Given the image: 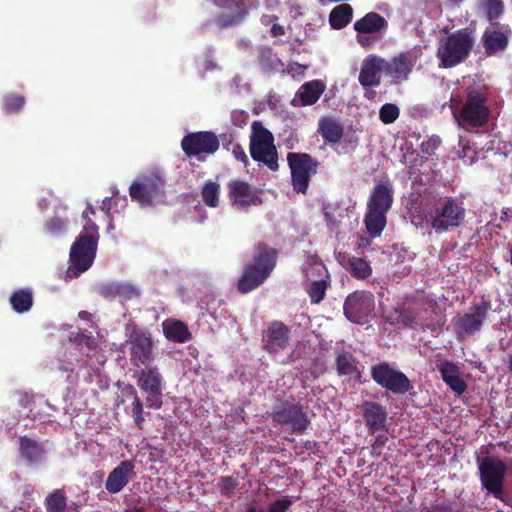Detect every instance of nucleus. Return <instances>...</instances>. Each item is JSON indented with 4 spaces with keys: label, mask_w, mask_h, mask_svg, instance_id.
Wrapping results in <instances>:
<instances>
[{
    "label": "nucleus",
    "mask_w": 512,
    "mask_h": 512,
    "mask_svg": "<svg viewBox=\"0 0 512 512\" xmlns=\"http://www.w3.org/2000/svg\"><path fill=\"white\" fill-rule=\"evenodd\" d=\"M422 310H424L422 301H412L395 307L387 314L386 319L390 324L413 328L420 325Z\"/></svg>",
    "instance_id": "a211bd4d"
},
{
    "label": "nucleus",
    "mask_w": 512,
    "mask_h": 512,
    "mask_svg": "<svg viewBox=\"0 0 512 512\" xmlns=\"http://www.w3.org/2000/svg\"><path fill=\"white\" fill-rule=\"evenodd\" d=\"M245 512H268V510H265L263 508L258 510L254 506H249Z\"/></svg>",
    "instance_id": "774afa93"
},
{
    "label": "nucleus",
    "mask_w": 512,
    "mask_h": 512,
    "mask_svg": "<svg viewBox=\"0 0 512 512\" xmlns=\"http://www.w3.org/2000/svg\"><path fill=\"white\" fill-rule=\"evenodd\" d=\"M344 315L352 323H368L375 309L374 295L369 291H355L344 302Z\"/></svg>",
    "instance_id": "ddd939ff"
},
{
    "label": "nucleus",
    "mask_w": 512,
    "mask_h": 512,
    "mask_svg": "<svg viewBox=\"0 0 512 512\" xmlns=\"http://www.w3.org/2000/svg\"><path fill=\"white\" fill-rule=\"evenodd\" d=\"M78 317L81 320L88 321V322H92V320H93V315L90 312L85 311V310L80 311L78 313Z\"/></svg>",
    "instance_id": "69168bd1"
},
{
    "label": "nucleus",
    "mask_w": 512,
    "mask_h": 512,
    "mask_svg": "<svg viewBox=\"0 0 512 512\" xmlns=\"http://www.w3.org/2000/svg\"><path fill=\"white\" fill-rule=\"evenodd\" d=\"M250 142H274V136L261 121L255 120L251 125Z\"/></svg>",
    "instance_id": "37998d69"
},
{
    "label": "nucleus",
    "mask_w": 512,
    "mask_h": 512,
    "mask_svg": "<svg viewBox=\"0 0 512 512\" xmlns=\"http://www.w3.org/2000/svg\"><path fill=\"white\" fill-rule=\"evenodd\" d=\"M125 394L132 397V405H131V413L134 419V423L136 427L140 430L143 429V424L145 421L144 418V409L143 404L138 396V393L135 387L131 384L127 385L125 388Z\"/></svg>",
    "instance_id": "4c0bfd02"
},
{
    "label": "nucleus",
    "mask_w": 512,
    "mask_h": 512,
    "mask_svg": "<svg viewBox=\"0 0 512 512\" xmlns=\"http://www.w3.org/2000/svg\"><path fill=\"white\" fill-rule=\"evenodd\" d=\"M163 332L167 339L177 343H185L192 337L188 326L180 320L164 322Z\"/></svg>",
    "instance_id": "473e14b6"
},
{
    "label": "nucleus",
    "mask_w": 512,
    "mask_h": 512,
    "mask_svg": "<svg viewBox=\"0 0 512 512\" xmlns=\"http://www.w3.org/2000/svg\"><path fill=\"white\" fill-rule=\"evenodd\" d=\"M272 420L283 427H288L296 434H303L311 421L300 403L285 400L276 405L271 413Z\"/></svg>",
    "instance_id": "9b49d317"
},
{
    "label": "nucleus",
    "mask_w": 512,
    "mask_h": 512,
    "mask_svg": "<svg viewBox=\"0 0 512 512\" xmlns=\"http://www.w3.org/2000/svg\"><path fill=\"white\" fill-rule=\"evenodd\" d=\"M287 161L291 171V184L297 193L306 194L312 175L320 163L308 153L289 152Z\"/></svg>",
    "instance_id": "1a4fd4ad"
},
{
    "label": "nucleus",
    "mask_w": 512,
    "mask_h": 512,
    "mask_svg": "<svg viewBox=\"0 0 512 512\" xmlns=\"http://www.w3.org/2000/svg\"><path fill=\"white\" fill-rule=\"evenodd\" d=\"M384 72V59L369 55L363 61L358 81L362 87H377L381 83V73Z\"/></svg>",
    "instance_id": "5701e85b"
},
{
    "label": "nucleus",
    "mask_w": 512,
    "mask_h": 512,
    "mask_svg": "<svg viewBox=\"0 0 512 512\" xmlns=\"http://www.w3.org/2000/svg\"><path fill=\"white\" fill-rule=\"evenodd\" d=\"M388 441V437L386 435H378L376 436L374 443L372 444V449L375 451L378 448H382Z\"/></svg>",
    "instance_id": "bf43d9fd"
},
{
    "label": "nucleus",
    "mask_w": 512,
    "mask_h": 512,
    "mask_svg": "<svg viewBox=\"0 0 512 512\" xmlns=\"http://www.w3.org/2000/svg\"><path fill=\"white\" fill-rule=\"evenodd\" d=\"M400 115L399 107L393 103H386L379 110V119L384 124L394 123Z\"/></svg>",
    "instance_id": "a18cd8bd"
},
{
    "label": "nucleus",
    "mask_w": 512,
    "mask_h": 512,
    "mask_svg": "<svg viewBox=\"0 0 512 512\" xmlns=\"http://www.w3.org/2000/svg\"><path fill=\"white\" fill-rule=\"evenodd\" d=\"M135 477V462L123 460L108 474L105 489L110 494H117Z\"/></svg>",
    "instance_id": "412c9836"
},
{
    "label": "nucleus",
    "mask_w": 512,
    "mask_h": 512,
    "mask_svg": "<svg viewBox=\"0 0 512 512\" xmlns=\"http://www.w3.org/2000/svg\"><path fill=\"white\" fill-rule=\"evenodd\" d=\"M327 288L328 282L324 279L312 281L306 289L311 303L319 304L324 299Z\"/></svg>",
    "instance_id": "79ce46f5"
},
{
    "label": "nucleus",
    "mask_w": 512,
    "mask_h": 512,
    "mask_svg": "<svg viewBox=\"0 0 512 512\" xmlns=\"http://www.w3.org/2000/svg\"><path fill=\"white\" fill-rule=\"evenodd\" d=\"M141 295L140 290L125 282H118L117 284V298L121 301H129L133 298H139Z\"/></svg>",
    "instance_id": "49530a36"
},
{
    "label": "nucleus",
    "mask_w": 512,
    "mask_h": 512,
    "mask_svg": "<svg viewBox=\"0 0 512 512\" xmlns=\"http://www.w3.org/2000/svg\"><path fill=\"white\" fill-rule=\"evenodd\" d=\"M512 36V30L508 24H502L499 27L492 26L484 30L481 36V42L486 56H494L503 52L509 45V39Z\"/></svg>",
    "instance_id": "f3484780"
},
{
    "label": "nucleus",
    "mask_w": 512,
    "mask_h": 512,
    "mask_svg": "<svg viewBox=\"0 0 512 512\" xmlns=\"http://www.w3.org/2000/svg\"><path fill=\"white\" fill-rule=\"evenodd\" d=\"M94 214H95V209L93 208V206L91 204H88V206L86 207V209L84 210V212L82 214V217L85 220V223H87L88 220H91L89 218V215H94Z\"/></svg>",
    "instance_id": "e2e57ef3"
},
{
    "label": "nucleus",
    "mask_w": 512,
    "mask_h": 512,
    "mask_svg": "<svg viewBox=\"0 0 512 512\" xmlns=\"http://www.w3.org/2000/svg\"><path fill=\"white\" fill-rule=\"evenodd\" d=\"M496 499H499L500 501H502L505 505L509 506L512 508V494L511 495H506L504 493V488H501V491L499 494L496 493V495H493Z\"/></svg>",
    "instance_id": "4d7b16f0"
},
{
    "label": "nucleus",
    "mask_w": 512,
    "mask_h": 512,
    "mask_svg": "<svg viewBox=\"0 0 512 512\" xmlns=\"http://www.w3.org/2000/svg\"><path fill=\"white\" fill-rule=\"evenodd\" d=\"M10 304L17 313L28 312L33 306V293L29 288H22L14 291L10 296Z\"/></svg>",
    "instance_id": "c9c22d12"
},
{
    "label": "nucleus",
    "mask_w": 512,
    "mask_h": 512,
    "mask_svg": "<svg viewBox=\"0 0 512 512\" xmlns=\"http://www.w3.org/2000/svg\"><path fill=\"white\" fill-rule=\"evenodd\" d=\"M335 365L339 376H349L353 379L361 377L360 370L358 369V360L350 352L343 351L339 353L336 356Z\"/></svg>",
    "instance_id": "7c9ffc66"
},
{
    "label": "nucleus",
    "mask_w": 512,
    "mask_h": 512,
    "mask_svg": "<svg viewBox=\"0 0 512 512\" xmlns=\"http://www.w3.org/2000/svg\"><path fill=\"white\" fill-rule=\"evenodd\" d=\"M478 469L482 488L492 495L499 494L504 488L506 464L500 458L486 456L478 462Z\"/></svg>",
    "instance_id": "4468645a"
},
{
    "label": "nucleus",
    "mask_w": 512,
    "mask_h": 512,
    "mask_svg": "<svg viewBox=\"0 0 512 512\" xmlns=\"http://www.w3.org/2000/svg\"><path fill=\"white\" fill-rule=\"evenodd\" d=\"M475 34V26L469 25L440 38L436 51L439 66L452 68L463 63L473 51L476 43Z\"/></svg>",
    "instance_id": "f03ea898"
},
{
    "label": "nucleus",
    "mask_w": 512,
    "mask_h": 512,
    "mask_svg": "<svg viewBox=\"0 0 512 512\" xmlns=\"http://www.w3.org/2000/svg\"><path fill=\"white\" fill-rule=\"evenodd\" d=\"M370 374L376 384L395 395H404L414 388L405 373L385 361L372 365Z\"/></svg>",
    "instance_id": "6e6552de"
},
{
    "label": "nucleus",
    "mask_w": 512,
    "mask_h": 512,
    "mask_svg": "<svg viewBox=\"0 0 512 512\" xmlns=\"http://www.w3.org/2000/svg\"><path fill=\"white\" fill-rule=\"evenodd\" d=\"M357 42L362 46V47H366L368 45H370V39L369 37L367 36H364L363 34H359L357 35Z\"/></svg>",
    "instance_id": "0e129e2a"
},
{
    "label": "nucleus",
    "mask_w": 512,
    "mask_h": 512,
    "mask_svg": "<svg viewBox=\"0 0 512 512\" xmlns=\"http://www.w3.org/2000/svg\"><path fill=\"white\" fill-rule=\"evenodd\" d=\"M181 148L186 156L203 160L202 154H214L219 149V138L212 131L188 133L181 140Z\"/></svg>",
    "instance_id": "dca6fc26"
},
{
    "label": "nucleus",
    "mask_w": 512,
    "mask_h": 512,
    "mask_svg": "<svg viewBox=\"0 0 512 512\" xmlns=\"http://www.w3.org/2000/svg\"><path fill=\"white\" fill-rule=\"evenodd\" d=\"M238 486V481L232 476H223L218 483L219 491L226 497H231Z\"/></svg>",
    "instance_id": "09e8293b"
},
{
    "label": "nucleus",
    "mask_w": 512,
    "mask_h": 512,
    "mask_svg": "<svg viewBox=\"0 0 512 512\" xmlns=\"http://www.w3.org/2000/svg\"><path fill=\"white\" fill-rule=\"evenodd\" d=\"M436 367L442 380L457 394L461 395L467 390V384L460 377L458 366L449 360L437 361Z\"/></svg>",
    "instance_id": "bb28decb"
},
{
    "label": "nucleus",
    "mask_w": 512,
    "mask_h": 512,
    "mask_svg": "<svg viewBox=\"0 0 512 512\" xmlns=\"http://www.w3.org/2000/svg\"><path fill=\"white\" fill-rule=\"evenodd\" d=\"M371 244V241L367 237H361L359 246L366 248Z\"/></svg>",
    "instance_id": "338daca9"
},
{
    "label": "nucleus",
    "mask_w": 512,
    "mask_h": 512,
    "mask_svg": "<svg viewBox=\"0 0 512 512\" xmlns=\"http://www.w3.org/2000/svg\"><path fill=\"white\" fill-rule=\"evenodd\" d=\"M229 152H231L233 154L234 158L237 161L243 163L245 167L248 166L249 158L241 144L237 143L236 145L231 147Z\"/></svg>",
    "instance_id": "603ef678"
},
{
    "label": "nucleus",
    "mask_w": 512,
    "mask_h": 512,
    "mask_svg": "<svg viewBox=\"0 0 512 512\" xmlns=\"http://www.w3.org/2000/svg\"><path fill=\"white\" fill-rule=\"evenodd\" d=\"M479 10L484 14L491 26L499 27L498 20L505 11V5L502 0H480Z\"/></svg>",
    "instance_id": "72a5a7b5"
},
{
    "label": "nucleus",
    "mask_w": 512,
    "mask_h": 512,
    "mask_svg": "<svg viewBox=\"0 0 512 512\" xmlns=\"http://www.w3.org/2000/svg\"><path fill=\"white\" fill-rule=\"evenodd\" d=\"M394 190L389 181L375 185L367 201L364 225L371 238L380 237L387 225V213L393 205Z\"/></svg>",
    "instance_id": "7ed1b4c3"
},
{
    "label": "nucleus",
    "mask_w": 512,
    "mask_h": 512,
    "mask_svg": "<svg viewBox=\"0 0 512 512\" xmlns=\"http://www.w3.org/2000/svg\"><path fill=\"white\" fill-rule=\"evenodd\" d=\"M249 150L254 161L263 163L271 171L278 170V152L274 142H250Z\"/></svg>",
    "instance_id": "393cba45"
},
{
    "label": "nucleus",
    "mask_w": 512,
    "mask_h": 512,
    "mask_svg": "<svg viewBox=\"0 0 512 512\" xmlns=\"http://www.w3.org/2000/svg\"><path fill=\"white\" fill-rule=\"evenodd\" d=\"M219 144L221 143L223 148L227 151L231 149L238 142H235L234 135L232 133H223L219 137Z\"/></svg>",
    "instance_id": "6e6d98bb"
},
{
    "label": "nucleus",
    "mask_w": 512,
    "mask_h": 512,
    "mask_svg": "<svg viewBox=\"0 0 512 512\" xmlns=\"http://www.w3.org/2000/svg\"><path fill=\"white\" fill-rule=\"evenodd\" d=\"M387 26V20L376 12H369L354 23V29L359 34L378 33Z\"/></svg>",
    "instance_id": "c85d7f7f"
},
{
    "label": "nucleus",
    "mask_w": 512,
    "mask_h": 512,
    "mask_svg": "<svg viewBox=\"0 0 512 512\" xmlns=\"http://www.w3.org/2000/svg\"><path fill=\"white\" fill-rule=\"evenodd\" d=\"M465 215L463 202L454 197L439 198L430 214V226L436 233H443L460 227Z\"/></svg>",
    "instance_id": "39448f33"
},
{
    "label": "nucleus",
    "mask_w": 512,
    "mask_h": 512,
    "mask_svg": "<svg viewBox=\"0 0 512 512\" xmlns=\"http://www.w3.org/2000/svg\"><path fill=\"white\" fill-rule=\"evenodd\" d=\"M491 309V302L482 298L478 303H473L463 315H457L452 319L457 339H464L479 332L487 319Z\"/></svg>",
    "instance_id": "9d476101"
},
{
    "label": "nucleus",
    "mask_w": 512,
    "mask_h": 512,
    "mask_svg": "<svg viewBox=\"0 0 512 512\" xmlns=\"http://www.w3.org/2000/svg\"><path fill=\"white\" fill-rule=\"evenodd\" d=\"M487 101L488 93L485 87H468L466 100L459 112L460 118L471 127L483 126L490 115Z\"/></svg>",
    "instance_id": "0eeeda50"
},
{
    "label": "nucleus",
    "mask_w": 512,
    "mask_h": 512,
    "mask_svg": "<svg viewBox=\"0 0 512 512\" xmlns=\"http://www.w3.org/2000/svg\"><path fill=\"white\" fill-rule=\"evenodd\" d=\"M325 88L326 85L321 80L308 81L300 86L296 97L303 106L313 105L319 100Z\"/></svg>",
    "instance_id": "c756f323"
},
{
    "label": "nucleus",
    "mask_w": 512,
    "mask_h": 512,
    "mask_svg": "<svg viewBox=\"0 0 512 512\" xmlns=\"http://www.w3.org/2000/svg\"><path fill=\"white\" fill-rule=\"evenodd\" d=\"M416 59L409 52H402L391 60L384 59V73L392 79L394 84L406 81L411 74Z\"/></svg>",
    "instance_id": "6ab92c4d"
},
{
    "label": "nucleus",
    "mask_w": 512,
    "mask_h": 512,
    "mask_svg": "<svg viewBox=\"0 0 512 512\" xmlns=\"http://www.w3.org/2000/svg\"><path fill=\"white\" fill-rule=\"evenodd\" d=\"M426 512H458L450 501H442L432 505Z\"/></svg>",
    "instance_id": "864d4df0"
},
{
    "label": "nucleus",
    "mask_w": 512,
    "mask_h": 512,
    "mask_svg": "<svg viewBox=\"0 0 512 512\" xmlns=\"http://www.w3.org/2000/svg\"><path fill=\"white\" fill-rule=\"evenodd\" d=\"M290 329L281 321H273L264 332L263 348L269 353L284 350L289 343Z\"/></svg>",
    "instance_id": "4be33fe9"
},
{
    "label": "nucleus",
    "mask_w": 512,
    "mask_h": 512,
    "mask_svg": "<svg viewBox=\"0 0 512 512\" xmlns=\"http://www.w3.org/2000/svg\"><path fill=\"white\" fill-rule=\"evenodd\" d=\"M336 258L340 265L356 279L364 280L372 275V267L365 258L351 256L345 252H339Z\"/></svg>",
    "instance_id": "a878e982"
},
{
    "label": "nucleus",
    "mask_w": 512,
    "mask_h": 512,
    "mask_svg": "<svg viewBox=\"0 0 512 512\" xmlns=\"http://www.w3.org/2000/svg\"><path fill=\"white\" fill-rule=\"evenodd\" d=\"M228 197L232 205L241 208L256 205L258 197L250 184L243 180L235 179L228 182Z\"/></svg>",
    "instance_id": "b1692460"
},
{
    "label": "nucleus",
    "mask_w": 512,
    "mask_h": 512,
    "mask_svg": "<svg viewBox=\"0 0 512 512\" xmlns=\"http://www.w3.org/2000/svg\"><path fill=\"white\" fill-rule=\"evenodd\" d=\"M139 389L146 393V406L152 409H160L163 404L164 379L157 367L140 368L134 375Z\"/></svg>",
    "instance_id": "f8f14e48"
},
{
    "label": "nucleus",
    "mask_w": 512,
    "mask_h": 512,
    "mask_svg": "<svg viewBox=\"0 0 512 512\" xmlns=\"http://www.w3.org/2000/svg\"><path fill=\"white\" fill-rule=\"evenodd\" d=\"M99 228L92 220L84 224L82 232L71 245L68 273L79 276L93 264L99 242Z\"/></svg>",
    "instance_id": "20e7f679"
},
{
    "label": "nucleus",
    "mask_w": 512,
    "mask_h": 512,
    "mask_svg": "<svg viewBox=\"0 0 512 512\" xmlns=\"http://www.w3.org/2000/svg\"><path fill=\"white\" fill-rule=\"evenodd\" d=\"M132 201L141 206H153L165 198V178L158 171L139 175L129 187Z\"/></svg>",
    "instance_id": "423d86ee"
},
{
    "label": "nucleus",
    "mask_w": 512,
    "mask_h": 512,
    "mask_svg": "<svg viewBox=\"0 0 512 512\" xmlns=\"http://www.w3.org/2000/svg\"><path fill=\"white\" fill-rule=\"evenodd\" d=\"M130 361L135 367H147L155 359L151 333L143 329H133L129 335Z\"/></svg>",
    "instance_id": "2eb2a0df"
},
{
    "label": "nucleus",
    "mask_w": 512,
    "mask_h": 512,
    "mask_svg": "<svg viewBox=\"0 0 512 512\" xmlns=\"http://www.w3.org/2000/svg\"><path fill=\"white\" fill-rule=\"evenodd\" d=\"M112 205H113V200H112V198H110V197H106V198L103 200V202H102V207H101V209H102L103 211H105V212H106V214L109 216V215H110V211H111V209H112Z\"/></svg>",
    "instance_id": "680f3d73"
},
{
    "label": "nucleus",
    "mask_w": 512,
    "mask_h": 512,
    "mask_svg": "<svg viewBox=\"0 0 512 512\" xmlns=\"http://www.w3.org/2000/svg\"><path fill=\"white\" fill-rule=\"evenodd\" d=\"M117 284L118 282H112L102 286L100 294L106 299L117 298Z\"/></svg>",
    "instance_id": "5fc2aeb1"
},
{
    "label": "nucleus",
    "mask_w": 512,
    "mask_h": 512,
    "mask_svg": "<svg viewBox=\"0 0 512 512\" xmlns=\"http://www.w3.org/2000/svg\"><path fill=\"white\" fill-rule=\"evenodd\" d=\"M277 249L260 242L255 246L252 260L243 268L237 281V289L247 294L266 282L277 265Z\"/></svg>",
    "instance_id": "f257e3e1"
},
{
    "label": "nucleus",
    "mask_w": 512,
    "mask_h": 512,
    "mask_svg": "<svg viewBox=\"0 0 512 512\" xmlns=\"http://www.w3.org/2000/svg\"><path fill=\"white\" fill-rule=\"evenodd\" d=\"M69 340L77 345H84L89 350H95L98 346L96 339L91 334L84 332H71L69 334Z\"/></svg>",
    "instance_id": "de8ad7c7"
},
{
    "label": "nucleus",
    "mask_w": 512,
    "mask_h": 512,
    "mask_svg": "<svg viewBox=\"0 0 512 512\" xmlns=\"http://www.w3.org/2000/svg\"><path fill=\"white\" fill-rule=\"evenodd\" d=\"M232 117H233L234 123L236 125L241 126L242 124H246L248 114H246L244 112H236L235 111V112H233Z\"/></svg>",
    "instance_id": "13d9d810"
},
{
    "label": "nucleus",
    "mask_w": 512,
    "mask_h": 512,
    "mask_svg": "<svg viewBox=\"0 0 512 512\" xmlns=\"http://www.w3.org/2000/svg\"><path fill=\"white\" fill-rule=\"evenodd\" d=\"M291 505L292 501L287 497L277 499L269 505L268 512H286Z\"/></svg>",
    "instance_id": "3c124183"
},
{
    "label": "nucleus",
    "mask_w": 512,
    "mask_h": 512,
    "mask_svg": "<svg viewBox=\"0 0 512 512\" xmlns=\"http://www.w3.org/2000/svg\"><path fill=\"white\" fill-rule=\"evenodd\" d=\"M21 455L29 462H37L42 458L44 449L35 440L23 436L20 438Z\"/></svg>",
    "instance_id": "e433bc0d"
},
{
    "label": "nucleus",
    "mask_w": 512,
    "mask_h": 512,
    "mask_svg": "<svg viewBox=\"0 0 512 512\" xmlns=\"http://www.w3.org/2000/svg\"><path fill=\"white\" fill-rule=\"evenodd\" d=\"M215 5L222 9H228L235 11L231 15L221 14L216 18V23L220 28H226L235 24H238L243 14L240 12V7L236 0H213Z\"/></svg>",
    "instance_id": "2f4dec72"
},
{
    "label": "nucleus",
    "mask_w": 512,
    "mask_h": 512,
    "mask_svg": "<svg viewBox=\"0 0 512 512\" xmlns=\"http://www.w3.org/2000/svg\"><path fill=\"white\" fill-rule=\"evenodd\" d=\"M47 512H65L67 508V496L62 489H55L45 499Z\"/></svg>",
    "instance_id": "ea45409f"
},
{
    "label": "nucleus",
    "mask_w": 512,
    "mask_h": 512,
    "mask_svg": "<svg viewBox=\"0 0 512 512\" xmlns=\"http://www.w3.org/2000/svg\"><path fill=\"white\" fill-rule=\"evenodd\" d=\"M68 225V217L54 215L45 221L44 232L49 234L50 236L59 237L67 231Z\"/></svg>",
    "instance_id": "a19ab883"
},
{
    "label": "nucleus",
    "mask_w": 512,
    "mask_h": 512,
    "mask_svg": "<svg viewBox=\"0 0 512 512\" xmlns=\"http://www.w3.org/2000/svg\"><path fill=\"white\" fill-rule=\"evenodd\" d=\"M201 197L204 204L210 208L219 206L220 184L212 180H208L202 187Z\"/></svg>",
    "instance_id": "58836bf2"
},
{
    "label": "nucleus",
    "mask_w": 512,
    "mask_h": 512,
    "mask_svg": "<svg viewBox=\"0 0 512 512\" xmlns=\"http://www.w3.org/2000/svg\"><path fill=\"white\" fill-rule=\"evenodd\" d=\"M318 132L325 143L337 144L343 137V125L333 117H322L318 122Z\"/></svg>",
    "instance_id": "cd10ccee"
},
{
    "label": "nucleus",
    "mask_w": 512,
    "mask_h": 512,
    "mask_svg": "<svg viewBox=\"0 0 512 512\" xmlns=\"http://www.w3.org/2000/svg\"><path fill=\"white\" fill-rule=\"evenodd\" d=\"M441 143V138L437 135H433L421 143L420 149L423 154L432 156L435 154Z\"/></svg>",
    "instance_id": "8fccbe9b"
},
{
    "label": "nucleus",
    "mask_w": 512,
    "mask_h": 512,
    "mask_svg": "<svg viewBox=\"0 0 512 512\" xmlns=\"http://www.w3.org/2000/svg\"><path fill=\"white\" fill-rule=\"evenodd\" d=\"M361 415L369 434H375L386 427L388 413L385 406L375 401H363Z\"/></svg>",
    "instance_id": "aec40b11"
},
{
    "label": "nucleus",
    "mask_w": 512,
    "mask_h": 512,
    "mask_svg": "<svg viewBox=\"0 0 512 512\" xmlns=\"http://www.w3.org/2000/svg\"><path fill=\"white\" fill-rule=\"evenodd\" d=\"M25 105V98L19 94H8L3 98V109L7 114L19 112Z\"/></svg>",
    "instance_id": "c03bdc74"
},
{
    "label": "nucleus",
    "mask_w": 512,
    "mask_h": 512,
    "mask_svg": "<svg viewBox=\"0 0 512 512\" xmlns=\"http://www.w3.org/2000/svg\"><path fill=\"white\" fill-rule=\"evenodd\" d=\"M353 9L349 4H340L334 7L329 14V23L333 29L345 28L352 20Z\"/></svg>",
    "instance_id": "f704fd0d"
},
{
    "label": "nucleus",
    "mask_w": 512,
    "mask_h": 512,
    "mask_svg": "<svg viewBox=\"0 0 512 512\" xmlns=\"http://www.w3.org/2000/svg\"><path fill=\"white\" fill-rule=\"evenodd\" d=\"M285 28L284 26L274 23L270 29V33L273 37H280L285 35Z\"/></svg>",
    "instance_id": "052dcab7"
}]
</instances>
